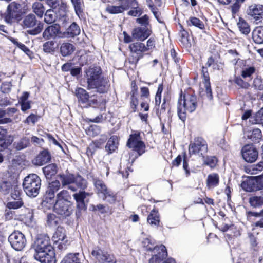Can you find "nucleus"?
I'll return each instance as SVG.
<instances>
[{"label":"nucleus","instance_id":"f257e3e1","mask_svg":"<svg viewBox=\"0 0 263 263\" xmlns=\"http://www.w3.org/2000/svg\"><path fill=\"white\" fill-rule=\"evenodd\" d=\"M88 89H95L96 91L104 93L107 91L109 87L108 80L101 76L102 70L100 67H90L85 70Z\"/></svg>","mask_w":263,"mask_h":263},{"label":"nucleus","instance_id":"f03ea898","mask_svg":"<svg viewBox=\"0 0 263 263\" xmlns=\"http://www.w3.org/2000/svg\"><path fill=\"white\" fill-rule=\"evenodd\" d=\"M197 106V99L195 95L188 93L181 94L177 103V114L179 119L184 121L186 113L194 112Z\"/></svg>","mask_w":263,"mask_h":263},{"label":"nucleus","instance_id":"7ed1b4c3","mask_svg":"<svg viewBox=\"0 0 263 263\" xmlns=\"http://www.w3.org/2000/svg\"><path fill=\"white\" fill-rule=\"evenodd\" d=\"M41 186V180L35 174H29L26 176L23 183L24 190L29 197H36L39 193Z\"/></svg>","mask_w":263,"mask_h":263},{"label":"nucleus","instance_id":"20e7f679","mask_svg":"<svg viewBox=\"0 0 263 263\" xmlns=\"http://www.w3.org/2000/svg\"><path fill=\"white\" fill-rule=\"evenodd\" d=\"M22 15V5L15 1L10 3L7 6L2 17L8 24H11L19 20Z\"/></svg>","mask_w":263,"mask_h":263},{"label":"nucleus","instance_id":"39448f33","mask_svg":"<svg viewBox=\"0 0 263 263\" xmlns=\"http://www.w3.org/2000/svg\"><path fill=\"white\" fill-rule=\"evenodd\" d=\"M208 151V145L205 140L201 137H196L191 142L189 146L190 156H203Z\"/></svg>","mask_w":263,"mask_h":263},{"label":"nucleus","instance_id":"423d86ee","mask_svg":"<svg viewBox=\"0 0 263 263\" xmlns=\"http://www.w3.org/2000/svg\"><path fill=\"white\" fill-rule=\"evenodd\" d=\"M93 183L97 190V193L100 198L111 203L115 201L116 197L114 193L107 188L102 180H95Z\"/></svg>","mask_w":263,"mask_h":263},{"label":"nucleus","instance_id":"0eeeda50","mask_svg":"<svg viewBox=\"0 0 263 263\" xmlns=\"http://www.w3.org/2000/svg\"><path fill=\"white\" fill-rule=\"evenodd\" d=\"M91 255L99 263H116L117 260L111 254L100 247H95L91 251Z\"/></svg>","mask_w":263,"mask_h":263},{"label":"nucleus","instance_id":"6e6552de","mask_svg":"<svg viewBox=\"0 0 263 263\" xmlns=\"http://www.w3.org/2000/svg\"><path fill=\"white\" fill-rule=\"evenodd\" d=\"M127 145L135 151L137 152L139 156L145 152V145L142 141L139 132H136L131 134L127 143Z\"/></svg>","mask_w":263,"mask_h":263},{"label":"nucleus","instance_id":"1a4fd4ad","mask_svg":"<svg viewBox=\"0 0 263 263\" xmlns=\"http://www.w3.org/2000/svg\"><path fill=\"white\" fill-rule=\"evenodd\" d=\"M8 241L11 246L17 251L22 250L26 245L25 235L18 231L13 232L9 235Z\"/></svg>","mask_w":263,"mask_h":263},{"label":"nucleus","instance_id":"9d476101","mask_svg":"<svg viewBox=\"0 0 263 263\" xmlns=\"http://www.w3.org/2000/svg\"><path fill=\"white\" fill-rule=\"evenodd\" d=\"M22 23L23 27L26 28H33L37 25V27L31 31L32 34H37L41 32L43 28V24L38 22L35 16L32 13L26 15L24 18Z\"/></svg>","mask_w":263,"mask_h":263},{"label":"nucleus","instance_id":"9b49d317","mask_svg":"<svg viewBox=\"0 0 263 263\" xmlns=\"http://www.w3.org/2000/svg\"><path fill=\"white\" fill-rule=\"evenodd\" d=\"M34 258L41 263H56L55 254L53 247H49V249L35 253Z\"/></svg>","mask_w":263,"mask_h":263},{"label":"nucleus","instance_id":"f8f14e48","mask_svg":"<svg viewBox=\"0 0 263 263\" xmlns=\"http://www.w3.org/2000/svg\"><path fill=\"white\" fill-rule=\"evenodd\" d=\"M52 239L55 247H57L59 250H64L66 248L68 245V240L65 231L62 228L57 229Z\"/></svg>","mask_w":263,"mask_h":263},{"label":"nucleus","instance_id":"ddd939ff","mask_svg":"<svg viewBox=\"0 0 263 263\" xmlns=\"http://www.w3.org/2000/svg\"><path fill=\"white\" fill-rule=\"evenodd\" d=\"M242 188L247 192H254L263 189V181L252 177L241 183Z\"/></svg>","mask_w":263,"mask_h":263},{"label":"nucleus","instance_id":"4468645a","mask_svg":"<svg viewBox=\"0 0 263 263\" xmlns=\"http://www.w3.org/2000/svg\"><path fill=\"white\" fill-rule=\"evenodd\" d=\"M247 13L253 18L256 24L263 23V5H251L247 10Z\"/></svg>","mask_w":263,"mask_h":263},{"label":"nucleus","instance_id":"2eb2a0df","mask_svg":"<svg viewBox=\"0 0 263 263\" xmlns=\"http://www.w3.org/2000/svg\"><path fill=\"white\" fill-rule=\"evenodd\" d=\"M54 209L57 214L65 217L69 216L73 210L70 202H55Z\"/></svg>","mask_w":263,"mask_h":263},{"label":"nucleus","instance_id":"dca6fc26","mask_svg":"<svg viewBox=\"0 0 263 263\" xmlns=\"http://www.w3.org/2000/svg\"><path fill=\"white\" fill-rule=\"evenodd\" d=\"M49 247H53L50 243V238L47 235H40L36 238L34 248L35 253L49 249Z\"/></svg>","mask_w":263,"mask_h":263},{"label":"nucleus","instance_id":"f3484780","mask_svg":"<svg viewBox=\"0 0 263 263\" xmlns=\"http://www.w3.org/2000/svg\"><path fill=\"white\" fill-rule=\"evenodd\" d=\"M241 153L243 159L247 162H254L257 159L258 152L252 145H245L242 148Z\"/></svg>","mask_w":263,"mask_h":263},{"label":"nucleus","instance_id":"a211bd4d","mask_svg":"<svg viewBox=\"0 0 263 263\" xmlns=\"http://www.w3.org/2000/svg\"><path fill=\"white\" fill-rule=\"evenodd\" d=\"M154 254L149 260V263H160L167 255L166 247L161 245L154 248Z\"/></svg>","mask_w":263,"mask_h":263},{"label":"nucleus","instance_id":"6ab92c4d","mask_svg":"<svg viewBox=\"0 0 263 263\" xmlns=\"http://www.w3.org/2000/svg\"><path fill=\"white\" fill-rule=\"evenodd\" d=\"M58 176L63 187L67 186L68 189L73 192H75L77 190V187L74 185V175L70 173H66L60 174Z\"/></svg>","mask_w":263,"mask_h":263},{"label":"nucleus","instance_id":"aec40b11","mask_svg":"<svg viewBox=\"0 0 263 263\" xmlns=\"http://www.w3.org/2000/svg\"><path fill=\"white\" fill-rule=\"evenodd\" d=\"M135 0H126V3L120 6L109 5L106 8V11L110 14H116L122 13L127 10L132 5Z\"/></svg>","mask_w":263,"mask_h":263},{"label":"nucleus","instance_id":"412c9836","mask_svg":"<svg viewBox=\"0 0 263 263\" xmlns=\"http://www.w3.org/2000/svg\"><path fill=\"white\" fill-rule=\"evenodd\" d=\"M51 160V155L47 150H43L33 159V163L35 165L42 166Z\"/></svg>","mask_w":263,"mask_h":263},{"label":"nucleus","instance_id":"4be33fe9","mask_svg":"<svg viewBox=\"0 0 263 263\" xmlns=\"http://www.w3.org/2000/svg\"><path fill=\"white\" fill-rule=\"evenodd\" d=\"M202 77H203V83L204 84V87L205 89V92L207 96V97L210 100L213 99V95L212 89L211 87V84L210 82V78L209 74L208 72L207 68L205 67H202Z\"/></svg>","mask_w":263,"mask_h":263},{"label":"nucleus","instance_id":"5701e85b","mask_svg":"<svg viewBox=\"0 0 263 263\" xmlns=\"http://www.w3.org/2000/svg\"><path fill=\"white\" fill-rule=\"evenodd\" d=\"M151 31L146 27H137L132 31V37L134 39L143 41L150 35Z\"/></svg>","mask_w":263,"mask_h":263},{"label":"nucleus","instance_id":"b1692460","mask_svg":"<svg viewBox=\"0 0 263 263\" xmlns=\"http://www.w3.org/2000/svg\"><path fill=\"white\" fill-rule=\"evenodd\" d=\"M91 194L85 191H80L78 193L73 194V196L77 202V206L80 210L85 209V205L84 203V199L87 196H89Z\"/></svg>","mask_w":263,"mask_h":263},{"label":"nucleus","instance_id":"393cba45","mask_svg":"<svg viewBox=\"0 0 263 263\" xmlns=\"http://www.w3.org/2000/svg\"><path fill=\"white\" fill-rule=\"evenodd\" d=\"M83 257L79 253H69L64 257L61 263H83Z\"/></svg>","mask_w":263,"mask_h":263},{"label":"nucleus","instance_id":"a878e982","mask_svg":"<svg viewBox=\"0 0 263 263\" xmlns=\"http://www.w3.org/2000/svg\"><path fill=\"white\" fill-rule=\"evenodd\" d=\"M60 30V26L55 24L46 28L43 33V36L44 38L47 39L54 37L59 33Z\"/></svg>","mask_w":263,"mask_h":263},{"label":"nucleus","instance_id":"bb28decb","mask_svg":"<svg viewBox=\"0 0 263 263\" xmlns=\"http://www.w3.org/2000/svg\"><path fill=\"white\" fill-rule=\"evenodd\" d=\"M119 145L118 139L116 136H112L108 140L105 149L108 154H112L118 148Z\"/></svg>","mask_w":263,"mask_h":263},{"label":"nucleus","instance_id":"cd10ccee","mask_svg":"<svg viewBox=\"0 0 263 263\" xmlns=\"http://www.w3.org/2000/svg\"><path fill=\"white\" fill-rule=\"evenodd\" d=\"M29 93L28 92H24L23 95L18 99V103L21 105V110L25 112L31 108V101L28 100Z\"/></svg>","mask_w":263,"mask_h":263},{"label":"nucleus","instance_id":"c85d7f7f","mask_svg":"<svg viewBox=\"0 0 263 263\" xmlns=\"http://www.w3.org/2000/svg\"><path fill=\"white\" fill-rule=\"evenodd\" d=\"M219 183V176L217 173H211L208 175L206 179V186L209 189L217 186Z\"/></svg>","mask_w":263,"mask_h":263},{"label":"nucleus","instance_id":"c756f323","mask_svg":"<svg viewBox=\"0 0 263 263\" xmlns=\"http://www.w3.org/2000/svg\"><path fill=\"white\" fill-rule=\"evenodd\" d=\"M147 221L152 226H158L160 222V217L158 211L155 209L152 210L147 216Z\"/></svg>","mask_w":263,"mask_h":263},{"label":"nucleus","instance_id":"7c9ffc66","mask_svg":"<svg viewBox=\"0 0 263 263\" xmlns=\"http://www.w3.org/2000/svg\"><path fill=\"white\" fill-rule=\"evenodd\" d=\"M252 39L257 44L263 43V27H257L253 30Z\"/></svg>","mask_w":263,"mask_h":263},{"label":"nucleus","instance_id":"2f4dec72","mask_svg":"<svg viewBox=\"0 0 263 263\" xmlns=\"http://www.w3.org/2000/svg\"><path fill=\"white\" fill-rule=\"evenodd\" d=\"M76 95L78 98L79 101L83 104L87 103L89 101V94L83 88H77L76 90Z\"/></svg>","mask_w":263,"mask_h":263},{"label":"nucleus","instance_id":"473e14b6","mask_svg":"<svg viewBox=\"0 0 263 263\" xmlns=\"http://www.w3.org/2000/svg\"><path fill=\"white\" fill-rule=\"evenodd\" d=\"M80 33V28L76 23H72L70 26L66 29V36L68 37H74L78 35Z\"/></svg>","mask_w":263,"mask_h":263},{"label":"nucleus","instance_id":"72a5a7b5","mask_svg":"<svg viewBox=\"0 0 263 263\" xmlns=\"http://www.w3.org/2000/svg\"><path fill=\"white\" fill-rule=\"evenodd\" d=\"M32 9L33 12L39 17H42L45 11L44 5L40 2H35L32 4Z\"/></svg>","mask_w":263,"mask_h":263},{"label":"nucleus","instance_id":"f704fd0d","mask_svg":"<svg viewBox=\"0 0 263 263\" xmlns=\"http://www.w3.org/2000/svg\"><path fill=\"white\" fill-rule=\"evenodd\" d=\"M60 218L53 213L48 214L46 218V224L49 227L55 228L59 224Z\"/></svg>","mask_w":263,"mask_h":263},{"label":"nucleus","instance_id":"c9c22d12","mask_svg":"<svg viewBox=\"0 0 263 263\" xmlns=\"http://www.w3.org/2000/svg\"><path fill=\"white\" fill-rule=\"evenodd\" d=\"M71 197L69 193L63 190L57 194L56 196V202H70Z\"/></svg>","mask_w":263,"mask_h":263},{"label":"nucleus","instance_id":"e433bc0d","mask_svg":"<svg viewBox=\"0 0 263 263\" xmlns=\"http://www.w3.org/2000/svg\"><path fill=\"white\" fill-rule=\"evenodd\" d=\"M13 186L11 181L3 180L0 183V192L4 195H7Z\"/></svg>","mask_w":263,"mask_h":263},{"label":"nucleus","instance_id":"4c0bfd02","mask_svg":"<svg viewBox=\"0 0 263 263\" xmlns=\"http://www.w3.org/2000/svg\"><path fill=\"white\" fill-rule=\"evenodd\" d=\"M249 203L251 206L253 208H260L263 205V197L252 196L249 199Z\"/></svg>","mask_w":263,"mask_h":263},{"label":"nucleus","instance_id":"58836bf2","mask_svg":"<svg viewBox=\"0 0 263 263\" xmlns=\"http://www.w3.org/2000/svg\"><path fill=\"white\" fill-rule=\"evenodd\" d=\"M43 171L47 177H51L57 173V166L55 164H50L43 168Z\"/></svg>","mask_w":263,"mask_h":263},{"label":"nucleus","instance_id":"ea45409f","mask_svg":"<svg viewBox=\"0 0 263 263\" xmlns=\"http://www.w3.org/2000/svg\"><path fill=\"white\" fill-rule=\"evenodd\" d=\"M74 185L78 188L84 190L87 187V184L85 179L80 175L75 176Z\"/></svg>","mask_w":263,"mask_h":263},{"label":"nucleus","instance_id":"a19ab883","mask_svg":"<svg viewBox=\"0 0 263 263\" xmlns=\"http://www.w3.org/2000/svg\"><path fill=\"white\" fill-rule=\"evenodd\" d=\"M29 144V139L27 137H24L21 139L17 142H15L14 145L16 149L22 150L28 147Z\"/></svg>","mask_w":263,"mask_h":263},{"label":"nucleus","instance_id":"79ce46f5","mask_svg":"<svg viewBox=\"0 0 263 263\" xmlns=\"http://www.w3.org/2000/svg\"><path fill=\"white\" fill-rule=\"evenodd\" d=\"M237 26L239 30L245 34H248L250 31L248 24L241 18H239V22L237 23Z\"/></svg>","mask_w":263,"mask_h":263},{"label":"nucleus","instance_id":"37998d69","mask_svg":"<svg viewBox=\"0 0 263 263\" xmlns=\"http://www.w3.org/2000/svg\"><path fill=\"white\" fill-rule=\"evenodd\" d=\"M248 137L253 142H258L262 137L261 131L259 128H255L252 130L251 134L248 135Z\"/></svg>","mask_w":263,"mask_h":263},{"label":"nucleus","instance_id":"c03bdc74","mask_svg":"<svg viewBox=\"0 0 263 263\" xmlns=\"http://www.w3.org/2000/svg\"><path fill=\"white\" fill-rule=\"evenodd\" d=\"M189 25H193L200 29H204V24L202 21L198 18L195 17H191L187 21Z\"/></svg>","mask_w":263,"mask_h":263},{"label":"nucleus","instance_id":"a18cd8bd","mask_svg":"<svg viewBox=\"0 0 263 263\" xmlns=\"http://www.w3.org/2000/svg\"><path fill=\"white\" fill-rule=\"evenodd\" d=\"M24 205L22 199L14 200L13 201H9L6 204V208L11 210L18 209Z\"/></svg>","mask_w":263,"mask_h":263},{"label":"nucleus","instance_id":"49530a36","mask_svg":"<svg viewBox=\"0 0 263 263\" xmlns=\"http://www.w3.org/2000/svg\"><path fill=\"white\" fill-rule=\"evenodd\" d=\"M4 217L5 220L9 221L12 219H16L17 215L14 211L6 208L4 211Z\"/></svg>","mask_w":263,"mask_h":263},{"label":"nucleus","instance_id":"de8ad7c7","mask_svg":"<svg viewBox=\"0 0 263 263\" xmlns=\"http://www.w3.org/2000/svg\"><path fill=\"white\" fill-rule=\"evenodd\" d=\"M22 191L20 187L14 185L11 191V197L13 200L22 199Z\"/></svg>","mask_w":263,"mask_h":263},{"label":"nucleus","instance_id":"09e8293b","mask_svg":"<svg viewBox=\"0 0 263 263\" xmlns=\"http://www.w3.org/2000/svg\"><path fill=\"white\" fill-rule=\"evenodd\" d=\"M142 244L144 247H145L147 250H153L155 245V241L154 240L152 239L151 238H146L142 241Z\"/></svg>","mask_w":263,"mask_h":263},{"label":"nucleus","instance_id":"8fccbe9b","mask_svg":"<svg viewBox=\"0 0 263 263\" xmlns=\"http://www.w3.org/2000/svg\"><path fill=\"white\" fill-rule=\"evenodd\" d=\"M263 169V161H260L256 165L251 166L248 169L249 171H247V173H250L251 174H256L257 171H261Z\"/></svg>","mask_w":263,"mask_h":263},{"label":"nucleus","instance_id":"3c124183","mask_svg":"<svg viewBox=\"0 0 263 263\" xmlns=\"http://www.w3.org/2000/svg\"><path fill=\"white\" fill-rule=\"evenodd\" d=\"M53 10L48 9L45 14L44 21L47 24H51L54 22L55 18L53 14Z\"/></svg>","mask_w":263,"mask_h":263},{"label":"nucleus","instance_id":"603ef678","mask_svg":"<svg viewBox=\"0 0 263 263\" xmlns=\"http://www.w3.org/2000/svg\"><path fill=\"white\" fill-rule=\"evenodd\" d=\"M255 70V68L252 66L246 68L242 70L241 72V76L244 79L250 78L252 74L254 73Z\"/></svg>","mask_w":263,"mask_h":263},{"label":"nucleus","instance_id":"864d4df0","mask_svg":"<svg viewBox=\"0 0 263 263\" xmlns=\"http://www.w3.org/2000/svg\"><path fill=\"white\" fill-rule=\"evenodd\" d=\"M77 15L82 12V4L81 0H71Z\"/></svg>","mask_w":263,"mask_h":263},{"label":"nucleus","instance_id":"5fc2aeb1","mask_svg":"<svg viewBox=\"0 0 263 263\" xmlns=\"http://www.w3.org/2000/svg\"><path fill=\"white\" fill-rule=\"evenodd\" d=\"M217 163V159L215 157H208L204 161V164L209 166L210 167H214Z\"/></svg>","mask_w":263,"mask_h":263},{"label":"nucleus","instance_id":"6e6d98bb","mask_svg":"<svg viewBox=\"0 0 263 263\" xmlns=\"http://www.w3.org/2000/svg\"><path fill=\"white\" fill-rule=\"evenodd\" d=\"M60 180H54L49 184L48 187L54 193L57 192L60 188L61 183Z\"/></svg>","mask_w":263,"mask_h":263},{"label":"nucleus","instance_id":"4d7b16f0","mask_svg":"<svg viewBox=\"0 0 263 263\" xmlns=\"http://www.w3.org/2000/svg\"><path fill=\"white\" fill-rule=\"evenodd\" d=\"M12 84L10 82H5L2 83L1 89L2 92L5 93H9L11 89Z\"/></svg>","mask_w":263,"mask_h":263},{"label":"nucleus","instance_id":"13d9d810","mask_svg":"<svg viewBox=\"0 0 263 263\" xmlns=\"http://www.w3.org/2000/svg\"><path fill=\"white\" fill-rule=\"evenodd\" d=\"M54 197L55 193L48 187L44 197L45 201L49 202L50 200L53 199Z\"/></svg>","mask_w":263,"mask_h":263},{"label":"nucleus","instance_id":"bf43d9fd","mask_svg":"<svg viewBox=\"0 0 263 263\" xmlns=\"http://www.w3.org/2000/svg\"><path fill=\"white\" fill-rule=\"evenodd\" d=\"M107 115L106 114H102L99 116L90 119V121L92 122L100 123L102 122L107 119Z\"/></svg>","mask_w":263,"mask_h":263},{"label":"nucleus","instance_id":"052dcab7","mask_svg":"<svg viewBox=\"0 0 263 263\" xmlns=\"http://www.w3.org/2000/svg\"><path fill=\"white\" fill-rule=\"evenodd\" d=\"M235 82L237 85L243 88H248L250 86V85L248 82H245L240 78H236L235 79Z\"/></svg>","mask_w":263,"mask_h":263},{"label":"nucleus","instance_id":"680f3d73","mask_svg":"<svg viewBox=\"0 0 263 263\" xmlns=\"http://www.w3.org/2000/svg\"><path fill=\"white\" fill-rule=\"evenodd\" d=\"M61 45L60 49H74V47L73 44L69 41H63L60 42Z\"/></svg>","mask_w":263,"mask_h":263},{"label":"nucleus","instance_id":"e2e57ef3","mask_svg":"<svg viewBox=\"0 0 263 263\" xmlns=\"http://www.w3.org/2000/svg\"><path fill=\"white\" fill-rule=\"evenodd\" d=\"M188 161L189 158L187 157V156L185 153H184L183 155V167L184 171H185L187 176L189 175L190 174V171L188 169Z\"/></svg>","mask_w":263,"mask_h":263},{"label":"nucleus","instance_id":"0e129e2a","mask_svg":"<svg viewBox=\"0 0 263 263\" xmlns=\"http://www.w3.org/2000/svg\"><path fill=\"white\" fill-rule=\"evenodd\" d=\"M46 4L52 9L57 8L59 5L60 2L59 0H45Z\"/></svg>","mask_w":263,"mask_h":263},{"label":"nucleus","instance_id":"69168bd1","mask_svg":"<svg viewBox=\"0 0 263 263\" xmlns=\"http://www.w3.org/2000/svg\"><path fill=\"white\" fill-rule=\"evenodd\" d=\"M255 121L256 123H263V107L255 115Z\"/></svg>","mask_w":263,"mask_h":263},{"label":"nucleus","instance_id":"338daca9","mask_svg":"<svg viewBox=\"0 0 263 263\" xmlns=\"http://www.w3.org/2000/svg\"><path fill=\"white\" fill-rule=\"evenodd\" d=\"M148 17L146 15H145L143 16L142 17L140 18H138L136 19V22L138 23L139 24H141V25L144 26L146 27V26L148 24Z\"/></svg>","mask_w":263,"mask_h":263},{"label":"nucleus","instance_id":"774afa93","mask_svg":"<svg viewBox=\"0 0 263 263\" xmlns=\"http://www.w3.org/2000/svg\"><path fill=\"white\" fill-rule=\"evenodd\" d=\"M89 133L92 132V135L93 136L98 135L100 133V128L97 125L91 126L88 130Z\"/></svg>","mask_w":263,"mask_h":263}]
</instances>
